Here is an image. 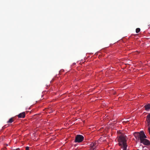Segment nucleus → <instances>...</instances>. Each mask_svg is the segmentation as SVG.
Returning <instances> with one entry per match:
<instances>
[{
    "label": "nucleus",
    "mask_w": 150,
    "mask_h": 150,
    "mask_svg": "<svg viewBox=\"0 0 150 150\" xmlns=\"http://www.w3.org/2000/svg\"><path fill=\"white\" fill-rule=\"evenodd\" d=\"M14 121L13 118H11L7 121L8 123H11Z\"/></svg>",
    "instance_id": "6e6552de"
},
{
    "label": "nucleus",
    "mask_w": 150,
    "mask_h": 150,
    "mask_svg": "<svg viewBox=\"0 0 150 150\" xmlns=\"http://www.w3.org/2000/svg\"><path fill=\"white\" fill-rule=\"evenodd\" d=\"M29 147L28 146H26L25 148L26 150H29Z\"/></svg>",
    "instance_id": "9b49d317"
},
{
    "label": "nucleus",
    "mask_w": 150,
    "mask_h": 150,
    "mask_svg": "<svg viewBox=\"0 0 150 150\" xmlns=\"http://www.w3.org/2000/svg\"><path fill=\"white\" fill-rule=\"evenodd\" d=\"M146 121L147 122L148 126H150V113L146 117Z\"/></svg>",
    "instance_id": "20e7f679"
},
{
    "label": "nucleus",
    "mask_w": 150,
    "mask_h": 150,
    "mask_svg": "<svg viewBox=\"0 0 150 150\" xmlns=\"http://www.w3.org/2000/svg\"><path fill=\"white\" fill-rule=\"evenodd\" d=\"M25 112H23L22 113H20L18 115V118H24L25 117Z\"/></svg>",
    "instance_id": "39448f33"
},
{
    "label": "nucleus",
    "mask_w": 150,
    "mask_h": 150,
    "mask_svg": "<svg viewBox=\"0 0 150 150\" xmlns=\"http://www.w3.org/2000/svg\"><path fill=\"white\" fill-rule=\"evenodd\" d=\"M118 141L120 146L123 145V150H126L127 147L126 136L121 134L120 136L118 139Z\"/></svg>",
    "instance_id": "f03ea898"
},
{
    "label": "nucleus",
    "mask_w": 150,
    "mask_h": 150,
    "mask_svg": "<svg viewBox=\"0 0 150 150\" xmlns=\"http://www.w3.org/2000/svg\"><path fill=\"white\" fill-rule=\"evenodd\" d=\"M136 139H140V142L145 145H149L150 144V142L147 139H145L146 137L145 134L143 131H141L140 133L137 134Z\"/></svg>",
    "instance_id": "f257e3e1"
},
{
    "label": "nucleus",
    "mask_w": 150,
    "mask_h": 150,
    "mask_svg": "<svg viewBox=\"0 0 150 150\" xmlns=\"http://www.w3.org/2000/svg\"><path fill=\"white\" fill-rule=\"evenodd\" d=\"M16 150H20L19 148H17L16 149Z\"/></svg>",
    "instance_id": "ddd939ff"
},
{
    "label": "nucleus",
    "mask_w": 150,
    "mask_h": 150,
    "mask_svg": "<svg viewBox=\"0 0 150 150\" xmlns=\"http://www.w3.org/2000/svg\"><path fill=\"white\" fill-rule=\"evenodd\" d=\"M140 31V29L139 28H136V32L137 33H139Z\"/></svg>",
    "instance_id": "1a4fd4ad"
},
{
    "label": "nucleus",
    "mask_w": 150,
    "mask_h": 150,
    "mask_svg": "<svg viewBox=\"0 0 150 150\" xmlns=\"http://www.w3.org/2000/svg\"><path fill=\"white\" fill-rule=\"evenodd\" d=\"M8 126H7V125H6L4 126L3 127L4 128H5L6 127H7Z\"/></svg>",
    "instance_id": "f8f14e48"
},
{
    "label": "nucleus",
    "mask_w": 150,
    "mask_h": 150,
    "mask_svg": "<svg viewBox=\"0 0 150 150\" xmlns=\"http://www.w3.org/2000/svg\"><path fill=\"white\" fill-rule=\"evenodd\" d=\"M96 145V143H94L91 144V150H92L93 149H94L95 150H96L95 149V147Z\"/></svg>",
    "instance_id": "0eeeda50"
},
{
    "label": "nucleus",
    "mask_w": 150,
    "mask_h": 150,
    "mask_svg": "<svg viewBox=\"0 0 150 150\" xmlns=\"http://www.w3.org/2000/svg\"><path fill=\"white\" fill-rule=\"evenodd\" d=\"M84 139V138L83 136L80 134H78L76 137L74 142L75 143L81 142Z\"/></svg>",
    "instance_id": "7ed1b4c3"
},
{
    "label": "nucleus",
    "mask_w": 150,
    "mask_h": 150,
    "mask_svg": "<svg viewBox=\"0 0 150 150\" xmlns=\"http://www.w3.org/2000/svg\"><path fill=\"white\" fill-rule=\"evenodd\" d=\"M148 131L149 133V134H150V126H148Z\"/></svg>",
    "instance_id": "9d476101"
},
{
    "label": "nucleus",
    "mask_w": 150,
    "mask_h": 150,
    "mask_svg": "<svg viewBox=\"0 0 150 150\" xmlns=\"http://www.w3.org/2000/svg\"><path fill=\"white\" fill-rule=\"evenodd\" d=\"M144 107L145 108V110L146 111H148L150 109V104H148L147 105H145Z\"/></svg>",
    "instance_id": "423d86ee"
}]
</instances>
